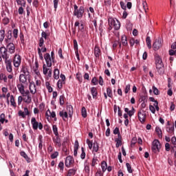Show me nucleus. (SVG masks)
Returning <instances> with one entry per match:
<instances>
[{
	"instance_id": "nucleus-7",
	"label": "nucleus",
	"mask_w": 176,
	"mask_h": 176,
	"mask_svg": "<svg viewBox=\"0 0 176 176\" xmlns=\"http://www.w3.org/2000/svg\"><path fill=\"white\" fill-rule=\"evenodd\" d=\"M161 46H162V38H159L158 39H156L153 44V50H155V52L159 50Z\"/></svg>"
},
{
	"instance_id": "nucleus-14",
	"label": "nucleus",
	"mask_w": 176,
	"mask_h": 176,
	"mask_svg": "<svg viewBox=\"0 0 176 176\" xmlns=\"http://www.w3.org/2000/svg\"><path fill=\"white\" fill-rule=\"evenodd\" d=\"M29 89L32 94H35V93H36V86L35 85L34 82L32 81L30 82Z\"/></svg>"
},
{
	"instance_id": "nucleus-41",
	"label": "nucleus",
	"mask_w": 176,
	"mask_h": 176,
	"mask_svg": "<svg viewBox=\"0 0 176 176\" xmlns=\"http://www.w3.org/2000/svg\"><path fill=\"white\" fill-rule=\"evenodd\" d=\"M153 94L155 96H159L160 94V91H159V89H157V88L155 86H153Z\"/></svg>"
},
{
	"instance_id": "nucleus-9",
	"label": "nucleus",
	"mask_w": 176,
	"mask_h": 176,
	"mask_svg": "<svg viewBox=\"0 0 176 176\" xmlns=\"http://www.w3.org/2000/svg\"><path fill=\"white\" fill-rule=\"evenodd\" d=\"M44 59L45 60L47 67L50 68V67H52V62L53 63V60L50 56V54L47 53L44 54Z\"/></svg>"
},
{
	"instance_id": "nucleus-51",
	"label": "nucleus",
	"mask_w": 176,
	"mask_h": 176,
	"mask_svg": "<svg viewBox=\"0 0 176 176\" xmlns=\"http://www.w3.org/2000/svg\"><path fill=\"white\" fill-rule=\"evenodd\" d=\"M91 83H93V85H94L95 86L98 85V80H97L96 77H94L91 80Z\"/></svg>"
},
{
	"instance_id": "nucleus-54",
	"label": "nucleus",
	"mask_w": 176,
	"mask_h": 176,
	"mask_svg": "<svg viewBox=\"0 0 176 176\" xmlns=\"http://www.w3.org/2000/svg\"><path fill=\"white\" fill-rule=\"evenodd\" d=\"M68 174H69L70 175H75V174H76V170H75V169H69L68 170Z\"/></svg>"
},
{
	"instance_id": "nucleus-27",
	"label": "nucleus",
	"mask_w": 176,
	"mask_h": 176,
	"mask_svg": "<svg viewBox=\"0 0 176 176\" xmlns=\"http://www.w3.org/2000/svg\"><path fill=\"white\" fill-rule=\"evenodd\" d=\"M100 53H101V50L98 47H95L94 48V55L96 57H100Z\"/></svg>"
},
{
	"instance_id": "nucleus-32",
	"label": "nucleus",
	"mask_w": 176,
	"mask_h": 176,
	"mask_svg": "<svg viewBox=\"0 0 176 176\" xmlns=\"http://www.w3.org/2000/svg\"><path fill=\"white\" fill-rule=\"evenodd\" d=\"M5 39V30H0V42H3Z\"/></svg>"
},
{
	"instance_id": "nucleus-20",
	"label": "nucleus",
	"mask_w": 176,
	"mask_h": 176,
	"mask_svg": "<svg viewBox=\"0 0 176 176\" xmlns=\"http://www.w3.org/2000/svg\"><path fill=\"white\" fill-rule=\"evenodd\" d=\"M67 111L69 112V118L72 117V115H74V107L72 105L69 104L67 106Z\"/></svg>"
},
{
	"instance_id": "nucleus-55",
	"label": "nucleus",
	"mask_w": 176,
	"mask_h": 176,
	"mask_svg": "<svg viewBox=\"0 0 176 176\" xmlns=\"http://www.w3.org/2000/svg\"><path fill=\"white\" fill-rule=\"evenodd\" d=\"M136 143H137V138L134 137L132 138L131 146H134V145H135Z\"/></svg>"
},
{
	"instance_id": "nucleus-60",
	"label": "nucleus",
	"mask_w": 176,
	"mask_h": 176,
	"mask_svg": "<svg viewBox=\"0 0 176 176\" xmlns=\"http://www.w3.org/2000/svg\"><path fill=\"white\" fill-rule=\"evenodd\" d=\"M129 91H130V84H128L125 89H124V93L125 94H127V93H129Z\"/></svg>"
},
{
	"instance_id": "nucleus-61",
	"label": "nucleus",
	"mask_w": 176,
	"mask_h": 176,
	"mask_svg": "<svg viewBox=\"0 0 176 176\" xmlns=\"http://www.w3.org/2000/svg\"><path fill=\"white\" fill-rule=\"evenodd\" d=\"M58 167H59V168H60L61 171H64V162H60L58 164Z\"/></svg>"
},
{
	"instance_id": "nucleus-26",
	"label": "nucleus",
	"mask_w": 176,
	"mask_h": 176,
	"mask_svg": "<svg viewBox=\"0 0 176 176\" xmlns=\"http://www.w3.org/2000/svg\"><path fill=\"white\" fill-rule=\"evenodd\" d=\"M60 78V70L55 69L54 72V79H58Z\"/></svg>"
},
{
	"instance_id": "nucleus-52",
	"label": "nucleus",
	"mask_w": 176,
	"mask_h": 176,
	"mask_svg": "<svg viewBox=\"0 0 176 176\" xmlns=\"http://www.w3.org/2000/svg\"><path fill=\"white\" fill-rule=\"evenodd\" d=\"M73 42H74V49L75 52H76L78 50V41H76V39H74Z\"/></svg>"
},
{
	"instance_id": "nucleus-21",
	"label": "nucleus",
	"mask_w": 176,
	"mask_h": 176,
	"mask_svg": "<svg viewBox=\"0 0 176 176\" xmlns=\"http://www.w3.org/2000/svg\"><path fill=\"white\" fill-rule=\"evenodd\" d=\"M17 88L19 89V93H21V94H22V96H25V95H24V85L23 84H18L17 85Z\"/></svg>"
},
{
	"instance_id": "nucleus-1",
	"label": "nucleus",
	"mask_w": 176,
	"mask_h": 176,
	"mask_svg": "<svg viewBox=\"0 0 176 176\" xmlns=\"http://www.w3.org/2000/svg\"><path fill=\"white\" fill-rule=\"evenodd\" d=\"M87 144L89 148V149H93V152H98V149H100V144L97 142V141L93 142L90 141V140L87 139Z\"/></svg>"
},
{
	"instance_id": "nucleus-48",
	"label": "nucleus",
	"mask_w": 176,
	"mask_h": 176,
	"mask_svg": "<svg viewBox=\"0 0 176 176\" xmlns=\"http://www.w3.org/2000/svg\"><path fill=\"white\" fill-rule=\"evenodd\" d=\"M157 72L159 75H164V67H162L161 69H157Z\"/></svg>"
},
{
	"instance_id": "nucleus-25",
	"label": "nucleus",
	"mask_w": 176,
	"mask_h": 176,
	"mask_svg": "<svg viewBox=\"0 0 176 176\" xmlns=\"http://www.w3.org/2000/svg\"><path fill=\"white\" fill-rule=\"evenodd\" d=\"M163 65V60H162V58L160 56H156L155 57V65Z\"/></svg>"
},
{
	"instance_id": "nucleus-13",
	"label": "nucleus",
	"mask_w": 176,
	"mask_h": 176,
	"mask_svg": "<svg viewBox=\"0 0 176 176\" xmlns=\"http://www.w3.org/2000/svg\"><path fill=\"white\" fill-rule=\"evenodd\" d=\"M6 69L8 72L11 73L13 71L12 67V60L9 59L8 60H5Z\"/></svg>"
},
{
	"instance_id": "nucleus-3",
	"label": "nucleus",
	"mask_w": 176,
	"mask_h": 176,
	"mask_svg": "<svg viewBox=\"0 0 176 176\" xmlns=\"http://www.w3.org/2000/svg\"><path fill=\"white\" fill-rule=\"evenodd\" d=\"M0 55L1 56L2 58L5 60V61L9 60V54H8V49H6V47H0Z\"/></svg>"
},
{
	"instance_id": "nucleus-6",
	"label": "nucleus",
	"mask_w": 176,
	"mask_h": 176,
	"mask_svg": "<svg viewBox=\"0 0 176 176\" xmlns=\"http://www.w3.org/2000/svg\"><path fill=\"white\" fill-rule=\"evenodd\" d=\"M6 49H7V51L8 50V52L10 54H13L14 52H16V47L14 46V44L13 43H7V45Z\"/></svg>"
},
{
	"instance_id": "nucleus-4",
	"label": "nucleus",
	"mask_w": 176,
	"mask_h": 176,
	"mask_svg": "<svg viewBox=\"0 0 176 176\" xmlns=\"http://www.w3.org/2000/svg\"><path fill=\"white\" fill-rule=\"evenodd\" d=\"M109 24L110 27H114V29L118 31L120 28V22L119 21L115 19H109Z\"/></svg>"
},
{
	"instance_id": "nucleus-11",
	"label": "nucleus",
	"mask_w": 176,
	"mask_h": 176,
	"mask_svg": "<svg viewBox=\"0 0 176 176\" xmlns=\"http://www.w3.org/2000/svg\"><path fill=\"white\" fill-rule=\"evenodd\" d=\"M74 162V157H72L71 155H69L66 157L65 164L66 167H71V164H73Z\"/></svg>"
},
{
	"instance_id": "nucleus-46",
	"label": "nucleus",
	"mask_w": 176,
	"mask_h": 176,
	"mask_svg": "<svg viewBox=\"0 0 176 176\" xmlns=\"http://www.w3.org/2000/svg\"><path fill=\"white\" fill-rule=\"evenodd\" d=\"M126 166L128 173L131 174V173H133V169L131 168V165H130L129 163H126Z\"/></svg>"
},
{
	"instance_id": "nucleus-23",
	"label": "nucleus",
	"mask_w": 176,
	"mask_h": 176,
	"mask_svg": "<svg viewBox=\"0 0 176 176\" xmlns=\"http://www.w3.org/2000/svg\"><path fill=\"white\" fill-rule=\"evenodd\" d=\"M155 132L157 133L159 138H163V133H162V129H160V127L157 126L155 128Z\"/></svg>"
},
{
	"instance_id": "nucleus-50",
	"label": "nucleus",
	"mask_w": 176,
	"mask_h": 176,
	"mask_svg": "<svg viewBox=\"0 0 176 176\" xmlns=\"http://www.w3.org/2000/svg\"><path fill=\"white\" fill-rule=\"evenodd\" d=\"M116 144V147L119 148V146H122V140H115Z\"/></svg>"
},
{
	"instance_id": "nucleus-24",
	"label": "nucleus",
	"mask_w": 176,
	"mask_h": 176,
	"mask_svg": "<svg viewBox=\"0 0 176 176\" xmlns=\"http://www.w3.org/2000/svg\"><path fill=\"white\" fill-rule=\"evenodd\" d=\"M12 30H8L6 37L7 38H6V43H9V41H10L12 39Z\"/></svg>"
},
{
	"instance_id": "nucleus-30",
	"label": "nucleus",
	"mask_w": 176,
	"mask_h": 176,
	"mask_svg": "<svg viewBox=\"0 0 176 176\" xmlns=\"http://www.w3.org/2000/svg\"><path fill=\"white\" fill-rule=\"evenodd\" d=\"M21 72H23V75H25L26 76H30V72H28V69L27 67H22Z\"/></svg>"
},
{
	"instance_id": "nucleus-5",
	"label": "nucleus",
	"mask_w": 176,
	"mask_h": 176,
	"mask_svg": "<svg viewBox=\"0 0 176 176\" xmlns=\"http://www.w3.org/2000/svg\"><path fill=\"white\" fill-rule=\"evenodd\" d=\"M85 13V7L80 6L78 10L74 11V16H76L77 19H82Z\"/></svg>"
},
{
	"instance_id": "nucleus-29",
	"label": "nucleus",
	"mask_w": 176,
	"mask_h": 176,
	"mask_svg": "<svg viewBox=\"0 0 176 176\" xmlns=\"http://www.w3.org/2000/svg\"><path fill=\"white\" fill-rule=\"evenodd\" d=\"M81 113H82V118H87V111L86 110L85 107H82Z\"/></svg>"
},
{
	"instance_id": "nucleus-45",
	"label": "nucleus",
	"mask_w": 176,
	"mask_h": 176,
	"mask_svg": "<svg viewBox=\"0 0 176 176\" xmlns=\"http://www.w3.org/2000/svg\"><path fill=\"white\" fill-rule=\"evenodd\" d=\"M38 54L39 56L40 60L43 61V54H42V51H41V48H38Z\"/></svg>"
},
{
	"instance_id": "nucleus-22",
	"label": "nucleus",
	"mask_w": 176,
	"mask_h": 176,
	"mask_svg": "<svg viewBox=\"0 0 176 176\" xmlns=\"http://www.w3.org/2000/svg\"><path fill=\"white\" fill-rule=\"evenodd\" d=\"M91 93L92 94L93 98H96V97H97V94H98V92H97V88L92 87L91 88Z\"/></svg>"
},
{
	"instance_id": "nucleus-64",
	"label": "nucleus",
	"mask_w": 176,
	"mask_h": 176,
	"mask_svg": "<svg viewBox=\"0 0 176 176\" xmlns=\"http://www.w3.org/2000/svg\"><path fill=\"white\" fill-rule=\"evenodd\" d=\"M149 109L152 113H155V112H156V109H155V107L152 105L149 106Z\"/></svg>"
},
{
	"instance_id": "nucleus-44",
	"label": "nucleus",
	"mask_w": 176,
	"mask_h": 176,
	"mask_svg": "<svg viewBox=\"0 0 176 176\" xmlns=\"http://www.w3.org/2000/svg\"><path fill=\"white\" fill-rule=\"evenodd\" d=\"M13 36L15 39H17L18 34H19V30L18 29H14L13 32Z\"/></svg>"
},
{
	"instance_id": "nucleus-59",
	"label": "nucleus",
	"mask_w": 176,
	"mask_h": 176,
	"mask_svg": "<svg viewBox=\"0 0 176 176\" xmlns=\"http://www.w3.org/2000/svg\"><path fill=\"white\" fill-rule=\"evenodd\" d=\"M9 21L10 20H9V18L8 17H4V19H3V22L5 25H6L7 24H9Z\"/></svg>"
},
{
	"instance_id": "nucleus-62",
	"label": "nucleus",
	"mask_w": 176,
	"mask_h": 176,
	"mask_svg": "<svg viewBox=\"0 0 176 176\" xmlns=\"http://www.w3.org/2000/svg\"><path fill=\"white\" fill-rule=\"evenodd\" d=\"M18 115L19 116H21L22 118H25V113H24V111L20 110L19 112H18Z\"/></svg>"
},
{
	"instance_id": "nucleus-37",
	"label": "nucleus",
	"mask_w": 176,
	"mask_h": 176,
	"mask_svg": "<svg viewBox=\"0 0 176 176\" xmlns=\"http://www.w3.org/2000/svg\"><path fill=\"white\" fill-rule=\"evenodd\" d=\"M10 104L12 107L16 108V102H14V96H13V95H11L10 96Z\"/></svg>"
},
{
	"instance_id": "nucleus-40",
	"label": "nucleus",
	"mask_w": 176,
	"mask_h": 176,
	"mask_svg": "<svg viewBox=\"0 0 176 176\" xmlns=\"http://www.w3.org/2000/svg\"><path fill=\"white\" fill-rule=\"evenodd\" d=\"M80 158L83 160L86 157V153L85 152V148L81 147Z\"/></svg>"
},
{
	"instance_id": "nucleus-34",
	"label": "nucleus",
	"mask_w": 176,
	"mask_h": 176,
	"mask_svg": "<svg viewBox=\"0 0 176 176\" xmlns=\"http://www.w3.org/2000/svg\"><path fill=\"white\" fill-rule=\"evenodd\" d=\"M146 42L147 47L149 49H151L152 48V44H151V37L147 36L146 38Z\"/></svg>"
},
{
	"instance_id": "nucleus-58",
	"label": "nucleus",
	"mask_w": 176,
	"mask_h": 176,
	"mask_svg": "<svg viewBox=\"0 0 176 176\" xmlns=\"http://www.w3.org/2000/svg\"><path fill=\"white\" fill-rule=\"evenodd\" d=\"M168 53L170 56H176V50H170Z\"/></svg>"
},
{
	"instance_id": "nucleus-47",
	"label": "nucleus",
	"mask_w": 176,
	"mask_h": 176,
	"mask_svg": "<svg viewBox=\"0 0 176 176\" xmlns=\"http://www.w3.org/2000/svg\"><path fill=\"white\" fill-rule=\"evenodd\" d=\"M170 141H171L173 145H174V146L173 147V149H174V148H176V138H175V136L172 137Z\"/></svg>"
},
{
	"instance_id": "nucleus-49",
	"label": "nucleus",
	"mask_w": 176,
	"mask_h": 176,
	"mask_svg": "<svg viewBox=\"0 0 176 176\" xmlns=\"http://www.w3.org/2000/svg\"><path fill=\"white\" fill-rule=\"evenodd\" d=\"M59 102H60V105L61 106L64 105V95H61L59 97Z\"/></svg>"
},
{
	"instance_id": "nucleus-8",
	"label": "nucleus",
	"mask_w": 176,
	"mask_h": 176,
	"mask_svg": "<svg viewBox=\"0 0 176 176\" xmlns=\"http://www.w3.org/2000/svg\"><path fill=\"white\" fill-rule=\"evenodd\" d=\"M13 63H14V66L16 68H19V67H20V64H21V56H20V55L16 54L14 56Z\"/></svg>"
},
{
	"instance_id": "nucleus-56",
	"label": "nucleus",
	"mask_w": 176,
	"mask_h": 176,
	"mask_svg": "<svg viewBox=\"0 0 176 176\" xmlns=\"http://www.w3.org/2000/svg\"><path fill=\"white\" fill-rule=\"evenodd\" d=\"M58 156V152L55 151L51 155V159H56Z\"/></svg>"
},
{
	"instance_id": "nucleus-35",
	"label": "nucleus",
	"mask_w": 176,
	"mask_h": 176,
	"mask_svg": "<svg viewBox=\"0 0 176 176\" xmlns=\"http://www.w3.org/2000/svg\"><path fill=\"white\" fill-rule=\"evenodd\" d=\"M107 168L108 165L107 164V162L105 161L102 162V170L103 173H105V171H107Z\"/></svg>"
},
{
	"instance_id": "nucleus-2",
	"label": "nucleus",
	"mask_w": 176,
	"mask_h": 176,
	"mask_svg": "<svg viewBox=\"0 0 176 176\" xmlns=\"http://www.w3.org/2000/svg\"><path fill=\"white\" fill-rule=\"evenodd\" d=\"M160 148H162L160 146V142L158 140H154L153 141L151 147L153 153H157V152H160Z\"/></svg>"
},
{
	"instance_id": "nucleus-63",
	"label": "nucleus",
	"mask_w": 176,
	"mask_h": 176,
	"mask_svg": "<svg viewBox=\"0 0 176 176\" xmlns=\"http://www.w3.org/2000/svg\"><path fill=\"white\" fill-rule=\"evenodd\" d=\"M165 151H166V152H169L170 151V143L167 142L165 144Z\"/></svg>"
},
{
	"instance_id": "nucleus-10",
	"label": "nucleus",
	"mask_w": 176,
	"mask_h": 176,
	"mask_svg": "<svg viewBox=\"0 0 176 176\" xmlns=\"http://www.w3.org/2000/svg\"><path fill=\"white\" fill-rule=\"evenodd\" d=\"M138 116L140 122H141L142 123L145 122V118H146V113H145V111H139L138 113Z\"/></svg>"
},
{
	"instance_id": "nucleus-16",
	"label": "nucleus",
	"mask_w": 176,
	"mask_h": 176,
	"mask_svg": "<svg viewBox=\"0 0 176 176\" xmlns=\"http://www.w3.org/2000/svg\"><path fill=\"white\" fill-rule=\"evenodd\" d=\"M52 140L56 146H58V148L61 147V138H60V136L56 135Z\"/></svg>"
},
{
	"instance_id": "nucleus-19",
	"label": "nucleus",
	"mask_w": 176,
	"mask_h": 176,
	"mask_svg": "<svg viewBox=\"0 0 176 176\" xmlns=\"http://www.w3.org/2000/svg\"><path fill=\"white\" fill-rule=\"evenodd\" d=\"M20 155L21 156H22V157H24V159L26 160V162L28 163H31V158H30L28 157V155H27V153H25L24 151H21L20 152Z\"/></svg>"
},
{
	"instance_id": "nucleus-31",
	"label": "nucleus",
	"mask_w": 176,
	"mask_h": 176,
	"mask_svg": "<svg viewBox=\"0 0 176 176\" xmlns=\"http://www.w3.org/2000/svg\"><path fill=\"white\" fill-rule=\"evenodd\" d=\"M140 102H148V96H140L139 99Z\"/></svg>"
},
{
	"instance_id": "nucleus-12",
	"label": "nucleus",
	"mask_w": 176,
	"mask_h": 176,
	"mask_svg": "<svg viewBox=\"0 0 176 176\" xmlns=\"http://www.w3.org/2000/svg\"><path fill=\"white\" fill-rule=\"evenodd\" d=\"M43 72L44 75H47L48 72V77L52 78V69L46 67L45 64H44L43 66Z\"/></svg>"
},
{
	"instance_id": "nucleus-39",
	"label": "nucleus",
	"mask_w": 176,
	"mask_h": 176,
	"mask_svg": "<svg viewBox=\"0 0 176 176\" xmlns=\"http://www.w3.org/2000/svg\"><path fill=\"white\" fill-rule=\"evenodd\" d=\"M52 130L55 135H58V129L57 128V125H53Z\"/></svg>"
},
{
	"instance_id": "nucleus-38",
	"label": "nucleus",
	"mask_w": 176,
	"mask_h": 176,
	"mask_svg": "<svg viewBox=\"0 0 176 176\" xmlns=\"http://www.w3.org/2000/svg\"><path fill=\"white\" fill-rule=\"evenodd\" d=\"M107 94L110 98H112V97H113V95L112 94V89H111V88H107Z\"/></svg>"
},
{
	"instance_id": "nucleus-15",
	"label": "nucleus",
	"mask_w": 176,
	"mask_h": 176,
	"mask_svg": "<svg viewBox=\"0 0 176 176\" xmlns=\"http://www.w3.org/2000/svg\"><path fill=\"white\" fill-rule=\"evenodd\" d=\"M31 124H32L33 130H38V126L39 124V122L36 121V118H35V117L32 118Z\"/></svg>"
},
{
	"instance_id": "nucleus-57",
	"label": "nucleus",
	"mask_w": 176,
	"mask_h": 176,
	"mask_svg": "<svg viewBox=\"0 0 176 176\" xmlns=\"http://www.w3.org/2000/svg\"><path fill=\"white\" fill-rule=\"evenodd\" d=\"M120 5L121 6V8L123 9V10H126V4L124 3V2L120 1Z\"/></svg>"
},
{
	"instance_id": "nucleus-43",
	"label": "nucleus",
	"mask_w": 176,
	"mask_h": 176,
	"mask_svg": "<svg viewBox=\"0 0 176 176\" xmlns=\"http://www.w3.org/2000/svg\"><path fill=\"white\" fill-rule=\"evenodd\" d=\"M166 131L169 134H172V133H174V125H173L171 127H166Z\"/></svg>"
},
{
	"instance_id": "nucleus-18",
	"label": "nucleus",
	"mask_w": 176,
	"mask_h": 176,
	"mask_svg": "<svg viewBox=\"0 0 176 176\" xmlns=\"http://www.w3.org/2000/svg\"><path fill=\"white\" fill-rule=\"evenodd\" d=\"M78 149H79V142H78V140H76L74 143V156H78Z\"/></svg>"
},
{
	"instance_id": "nucleus-36",
	"label": "nucleus",
	"mask_w": 176,
	"mask_h": 176,
	"mask_svg": "<svg viewBox=\"0 0 176 176\" xmlns=\"http://www.w3.org/2000/svg\"><path fill=\"white\" fill-rule=\"evenodd\" d=\"M59 116H60V118H65V119L68 118V113H67V111H60Z\"/></svg>"
},
{
	"instance_id": "nucleus-33",
	"label": "nucleus",
	"mask_w": 176,
	"mask_h": 176,
	"mask_svg": "<svg viewBox=\"0 0 176 176\" xmlns=\"http://www.w3.org/2000/svg\"><path fill=\"white\" fill-rule=\"evenodd\" d=\"M45 87L47 89L49 93H52L53 91V87H52V86H50V82H46Z\"/></svg>"
},
{
	"instance_id": "nucleus-42",
	"label": "nucleus",
	"mask_w": 176,
	"mask_h": 176,
	"mask_svg": "<svg viewBox=\"0 0 176 176\" xmlns=\"http://www.w3.org/2000/svg\"><path fill=\"white\" fill-rule=\"evenodd\" d=\"M135 113V109H134L133 107H132V109L129 110V111H128V115L129 116H130V118H131V116H133V115H134V113Z\"/></svg>"
},
{
	"instance_id": "nucleus-17",
	"label": "nucleus",
	"mask_w": 176,
	"mask_h": 176,
	"mask_svg": "<svg viewBox=\"0 0 176 176\" xmlns=\"http://www.w3.org/2000/svg\"><path fill=\"white\" fill-rule=\"evenodd\" d=\"M27 76L25 74H20L19 75V82L20 83L25 84L27 83Z\"/></svg>"
},
{
	"instance_id": "nucleus-53",
	"label": "nucleus",
	"mask_w": 176,
	"mask_h": 176,
	"mask_svg": "<svg viewBox=\"0 0 176 176\" xmlns=\"http://www.w3.org/2000/svg\"><path fill=\"white\" fill-rule=\"evenodd\" d=\"M113 134H115V135H118L119 134H120V131L119 130V127H116L115 129L113 131Z\"/></svg>"
},
{
	"instance_id": "nucleus-28",
	"label": "nucleus",
	"mask_w": 176,
	"mask_h": 176,
	"mask_svg": "<svg viewBox=\"0 0 176 176\" xmlns=\"http://www.w3.org/2000/svg\"><path fill=\"white\" fill-rule=\"evenodd\" d=\"M121 42L123 45V46H127V45H128L127 37H126L125 35L122 36Z\"/></svg>"
}]
</instances>
